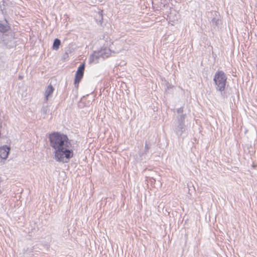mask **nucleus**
Here are the masks:
<instances>
[{
  "instance_id": "obj_13",
  "label": "nucleus",
  "mask_w": 257,
  "mask_h": 257,
  "mask_svg": "<svg viewBox=\"0 0 257 257\" xmlns=\"http://www.w3.org/2000/svg\"><path fill=\"white\" fill-rule=\"evenodd\" d=\"M145 149H146V150H147V151H148V150H149V148H148V146H147V144H146V146H145Z\"/></svg>"
},
{
  "instance_id": "obj_14",
  "label": "nucleus",
  "mask_w": 257,
  "mask_h": 257,
  "mask_svg": "<svg viewBox=\"0 0 257 257\" xmlns=\"http://www.w3.org/2000/svg\"><path fill=\"white\" fill-rule=\"evenodd\" d=\"M2 190L0 189V194L2 193Z\"/></svg>"
},
{
  "instance_id": "obj_6",
  "label": "nucleus",
  "mask_w": 257,
  "mask_h": 257,
  "mask_svg": "<svg viewBox=\"0 0 257 257\" xmlns=\"http://www.w3.org/2000/svg\"><path fill=\"white\" fill-rule=\"evenodd\" d=\"M54 88L51 85H49L46 89L44 93V96L46 101H47L49 98L52 97Z\"/></svg>"
},
{
  "instance_id": "obj_5",
  "label": "nucleus",
  "mask_w": 257,
  "mask_h": 257,
  "mask_svg": "<svg viewBox=\"0 0 257 257\" xmlns=\"http://www.w3.org/2000/svg\"><path fill=\"white\" fill-rule=\"evenodd\" d=\"M100 56L102 58H106L111 56L112 51L109 48L105 47L98 51Z\"/></svg>"
},
{
  "instance_id": "obj_12",
  "label": "nucleus",
  "mask_w": 257,
  "mask_h": 257,
  "mask_svg": "<svg viewBox=\"0 0 257 257\" xmlns=\"http://www.w3.org/2000/svg\"><path fill=\"white\" fill-rule=\"evenodd\" d=\"M177 112L178 114H180V115L182 114H183V108L182 107H180L178 109H177Z\"/></svg>"
},
{
  "instance_id": "obj_3",
  "label": "nucleus",
  "mask_w": 257,
  "mask_h": 257,
  "mask_svg": "<svg viewBox=\"0 0 257 257\" xmlns=\"http://www.w3.org/2000/svg\"><path fill=\"white\" fill-rule=\"evenodd\" d=\"M84 64H82L78 67L75 76L74 85L77 87L78 84L82 78L84 74Z\"/></svg>"
},
{
  "instance_id": "obj_10",
  "label": "nucleus",
  "mask_w": 257,
  "mask_h": 257,
  "mask_svg": "<svg viewBox=\"0 0 257 257\" xmlns=\"http://www.w3.org/2000/svg\"><path fill=\"white\" fill-rule=\"evenodd\" d=\"M9 29V27L8 25L0 23V32L2 33L6 32L8 31Z\"/></svg>"
},
{
  "instance_id": "obj_1",
  "label": "nucleus",
  "mask_w": 257,
  "mask_h": 257,
  "mask_svg": "<svg viewBox=\"0 0 257 257\" xmlns=\"http://www.w3.org/2000/svg\"><path fill=\"white\" fill-rule=\"evenodd\" d=\"M49 140L54 150V159L59 163H68L74 156V151L68 137L60 132H54L49 135Z\"/></svg>"
},
{
  "instance_id": "obj_9",
  "label": "nucleus",
  "mask_w": 257,
  "mask_h": 257,
  "mask_svg": "<svg viewBox=\"0 0 257 257\" xmlns=\"http://www.w3.org/2000/svg\"><path fill=\"white\" fill-rule=\"evenodd\" d=\"M60 40L58 39H56L53 43V49L54 50H57L59 48V47L60 45Z\"/></svg>"
},
{
  "instance_id": "obj_4",
  "label": "nucleus",
  "mask_w": 257,
  "mask_h": 257,
  "mask_svg": "<svg viewBox=\"0 0 257 257\" xmlns=\"http://www.w3.org/2000/svg\"><path fill=\"white\" fill-rule=\"evenodd\" d=\"M10 151V148L6 145L0 148V160H6Z\"/></svg>"
},
{
  "instance_id": "obj_7",
  "label": "nucleus",
  "mask_w": 257,
  "mask_h": 257,
  "mask_svg": "<svg viewBox=\"0 0 257 257\" xmlns=\"http://www.w3.org/2000/svg\"><path fill=\"white\" fill-rule=\"evenodd\" d=\"M101 57L98 52L95 51L90 55L89 61L90 63H96L98 62V59Z\"/></svg>"
},
{
  "instance_id": "obj_11",
  "label": "nucleus",
  "mask_w": 257,
  "mask_h": 257,
  "mask_svg": "<svg viewBox=\"0 0 257 257\" xmlns=\"http://www.w3.org/2000/svg\"><path fill=\"white\" fill-rule=\"evenodd\" d=\"M185 115L182 114L178 118V123H184Z\"/></svg>"
},
{
  "instance_id": "obj_2",
  "label": "nucleus",
  "mask_w": 257,
  "mask_h": 257,
  "mask_svg": "<svg viewBox=\"0 0 257 257\" xmlns=\"http://www.w3.org/2000/svg\"><path fill=\"white\" fill-rule=\"evenodd\" d=\"M226 76L222 71H217L214 76L213 80L217 86L216 89L222 92L225 89L226 82Z\"/></svg>"
},
{
  "instance_id": "obj_8",
  "label": "nucleus",
  "mask_w": 257,
  "mask_h": 257,
  "mask_svg": "<svg viewBox=\"0 0 257 257\" xmlns=\"http://www.w3.org/2000/svg\"><path fill=\"white\" fill-rule=\"evenodd\" d=\"M185 131V126L184 123H178V125L176 130L177 134L181 136Z\"/></svg>"
}]
</instances>
